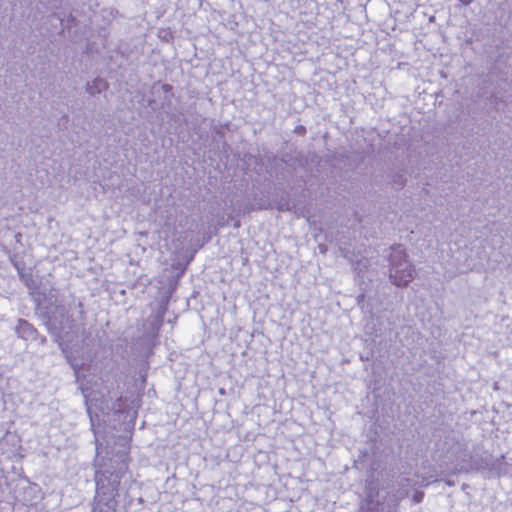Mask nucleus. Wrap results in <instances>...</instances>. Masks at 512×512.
Here are the masks:
<instances>
[{
  "mask_svg": "<svg viewBox=\"0 0 512 512\" xmlns=\"http://www.w3.org/2000/svg\"><path fill=\"white\" fill-rule=\"evenodd\" d=\"M122 449L108 459L96 460V495L92 512H116L118 488L128 470V441L122 439Z\"/></svg>",
  "mask_w": 512,
  "mask_h": 512,
  "instance_id": "1",
  "label": "nucleus"
},
{
  "mask_svg": "<svg viewBox=\"0 0 512 512\" xmlns=\"http://www.w3.org/2000/svg\"><path fill=\"white\" fill-rule=\"evenodd\" d=\"M415 267L408 260L405 249L401 245L391 248L389 256V278L398 287H406L415 277Z\"/></svg>",
  "mask_w": 512,
  "mask_h": 512,
  "instance_id": "2",
  "label": "nucleus"
},
{
  "mask_svg": "<svg viewBox=\"0 0 512 512\" xmlns=\"http://www.w3.org/2000/svg\"><path fill=\"white\" fill-rule=\"evenodd\" d=\"M47 325L52 334L64 340L72 329L73 319L64 305H56L48 317Z\"/></svg>",
  "mask_w": 512,
  "mask_h": 512,
  "instance_id": "3",
  "label": "nucleus"
},
{
  "mask_svg": "<svg viewBox=\"0 0 512 512\" xmlns=\"http://www.w3.org/2000/svg\"><path fill=\"white\" fill-rule=\"evenodd\" d=\"M15 330L17 335L25 340L35 339L37 333L36 329L25 320H19Z\"/></svg>",
  "mask_w": 512,
  "mask_h": 512,
  "instance_id": "4",
  "label": "nucleus"
},
{
  "mask_svg": "<svg viewBox=\"0 0 512 512\" xmlns=\"http://www.w3.org/2000/svg\"><path fill=\"white\" fill-rule=\"evenodd\" d=\"M108 87L107 82L102 78H95L91 82H88L86 85V91L89 95L95 96L96 94L101 93L106 90Z\"/></svg>",
  "mask_w": 512,
  "mask_h": 512,
  "instance_id": "5",
  "label": "nucleus"
},
{
  "mask_svg": "<svg viewBox=\"0 0 512 512\" xmlns=\"http://www.w3.org/2000/svg\"><path fill=\"white\" fill-rule=\"evenodd\" d=\"M87 411H88V414H89V417H90V422H91V427H92V430L94 432V435H95V438H96V451H97V456L99 457L100 455V444L98 443V430L96 428V420H98V416L97 415H93L92 414V411H91V408L88 407L87 408Z\"/></svg>",
  "mask_w": 512,
  "mask_h": 512,
  "instance_id": "6",
  "label": "nucleus"
},
{
  "mask_svg": "<svg viewBox=\"0 0 512 512\" xmlns=\"http://www.w3.org/2000/svg\"><path fill=\"white\" fill-rule=\"evenodd\" d=\"M21 280L25 283V285L31 288V283L33 282L30 274H25L22 269L18 265H15Z\"/></svg>",
  "mask_w": 512,
  "mask_h": 512,
  "instance_id": "7",
  "label": "nucleus"
},
{
  "mask_svg": "<svg viewBox=\"0 0 512 512\" xmlns=\"http://www.w3.org/2000/svg\"><path fill=\"white\" fill-rule=\"evenodd\" d=\"M295 132L300 135H304L306 132V128L302 125H299L295 128Z\"/></svg>",
  "mask_w": 512,
  "mask_h": 512,
  "instance_id": "8",
  "label": "nucleus"
},
{
  "mask_svg": "<svg viewBox=\"0 0 512 512\" xmlns=\"http://www.w3.org/2000/svg\"><path fill=\"white\" fill-rule=\"evenodd\" d=\"M463 5H469L473 0H459Z\"/></svg>",
  "mask_w": 512,
  "mask_h": 512,
  "instance_id": "9",
  "label": "nucleus"
},
{
  "mask_svg": "<svg viewBox=\"0 0 512 512\" xmlns=\"http://www.w3.org/2000/svg\"><path fill=\"white\" fill-rule=\"evenodd\" d=\"M365 267H366V266H365V265H363V268H365ZM355 269H356V270H359V272H361V271H362V264H361V263H358V264H357V267H356Z\"/></svg>",
  "mask_w": 512,
  "mask_h": 512,
  "instance_id": "10",
  "label": "nucleus"
},
{
  "mask_svg": "<svg viewBox=\"0 0 512 512\" xmlns=\"http://www.w3.org/2000/svg\"><path fill=\"white\" fill-rule=\"evenodd\" d=\"M422 497H423V495H422V494H420V495H415V497H414V498H415V501H416V502H420V501H421V499H422Z\"/></svg>",
  "mask_w": 512,
  "mask_h": 512,
  "instance_id": "11",
  "label": "nucleus"
},
{
  "mask_svg": "<svg viewBox=\"0 0 512 512\" xmlns=\"http://www.w3.org/2000/svg\"><path fill=\"white\" fill-rule=\"evenodd\" d=\"M397 185L398 186H403L404 185V181L401 177H399V180L397 181Z\"/></svg>",
  "mask_w": 512,
  "mask_h": 512,
  "instance_id": "12",
  "label": "nucleus"
},
{
  "mask_svg": "<svg viewBox=\"0 0 512 512\" xmlns=\"http://www.w3.org/2000/svg\"><path fill=\"white\" fill-rule=\"evenodd\" d=\"M364 298V295H359L358 296V302L360 303V301Z\"/></svg>",
  "mask_w": 512,
  "mask_h": 512,
  "instance_id": "13",
  "label": "nucleus"
}]
</instances>
